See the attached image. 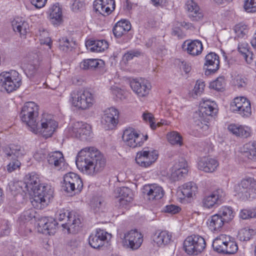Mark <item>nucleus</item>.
<instances>
[{"mask_svg":"<svg viewBox=\"0 0 256 256\" xmlns=\"http://www.w3.org/2000/svg\"><path fill=\"white\" fill-rule=\"evenodd\" d=\"M140 55V52L138 50H130L124 55V58L126 60H129L133 58L134 56H138Z\"/></svg>","mask_w":256,"mask_h":256,"instance_id":"338daca9","label":"nucleus"},{"mask_svg":"<svg viewBox=\"0 0 256 256\" xmlns=\"http://www.w3.org/2000/svg\"><path fill=\"white\" fill-rule=\"evenodd\" d=\"M38 114V106L33 102H26L22 108L20 117L22 122L29 127L31 132L38 122L36 118Z\"/></svg>","mask_w":256,"mask_h":256,"instance_id":"0eeeda50","label":"nucleus"},{"mask_svg":"<svg viewBox=\"0 0 256 256\" xmlns=\"http://www.w3.org/2000/svg\"><path fill=\"white\" fill-rule=\"evenodd\" d=\"M168 142L172 145H182V137L177 132H173L168 134Z\"/></svg>","mask_w":256,"mask_h":256,"instance_id":"49530a36","label":"nucleus"},{"mask_svg":"<svg viewBox=\"0 0 256 256\" xmlns=\"http://www.w3.org/2000/svg\"><path fill=\"white\" fill-rule=\"evenodd\" d=\"M76 162L78 168L84 174L94 176L104 169L106 160L96 148L86 147L78 153Z\"/></svg>","mask_w":256,"mask_h":256,"instance_id":"f257e3e1","label":"nucleus"},{"mask_svg":"<svg viewBox=\"0 0 256 256\" xmlns=\"http://www.w3.org/2000/svg\"><path fill=\"white\" fill-rule=\"evenodd\" d=\"M246 150L244 152L245 156L252 160H256V141L247 144L245 146Z\"/></svg>","mask_w":256,"mask_h":256,"instance_id":"79ce46f5","label":"nucleus"},{"mask_svg":"<svg viewBox=\"0 0 256 256\" xmlns=\"http://www.w3.org/2000/svg\"><path fill=\"white\" fill-rule=\"evenodd\" d=\"M224 224L220 216L217 214L210 216L207 220L209 229L214 232L220 231Z\"/></svg>","mask_w":256,"mask_h":256,"instance_id":"c756f323","label":"nucleus"},{"mask_svg":"<svg viewBox=\"0 0 256 256\" xmlns=\"http://www.w3.org/2000/svg\"><path fill=\"white\" fill-rule=\"evenodd\" d=\"M130 86L138 96L144 97L148 94L151 88L150 82L144 80L134 79L130 82Z\"/></svg>","mask_w":256,"mask_h":256,"instance_id":"dca6fc26","label":"nucleus"},{"mask_svg":"<svg viewBox=\"0 0 256 256\" xmlns=\"http://www.w3.org/2000/svg\"><path fill=\"white\" fill-rule=\"evenodd\" d=\"M158 156L156 150L148 148H144L137 152L136 161L139 166L146 168L156 162Z\"/></svg>","mask_w":256,"mask_h":256,"instance_id":"f8f14e48","label":"nucleus"},{"mask_svg":"<svg viewBox=\"0 0 256 256\" xmlns=\"http://www.w3.org/2000/svg\"><path fill=\"white\" fill-rule=\"evenodd\" d=\"M244 8L248 12H256V0H246Z\"/></svg>","mask_w":256,"mask_h":256,"instance_id":"5fc2aeb1","label":"nucleus"},{"mask_svg":"<svg viewBox=\"0 0 256 256\" xmlns=\"http://www.w3.org/2000/svg\"><path fill=\"white\" fill-rule=\"evenodd\" d=\"M181 192L185 198H193L198 191V186L194 182H188L182 186Z\"/></svg>","mask_w":256,"mask_h":256,"instance_id":"e433bc0d","label":"nucleus"},{"mask_svg":"<svg viewBox=\"0 0 256 256\" xmlns=\"http://www.w3.org/2000/svg\"><path fill=\"white\" fill-rule=\"evenodd\" d=\"M188 172V169L177 170L174 168H172L170 177L174 181L178 180L186 174Z\"/></svg>","mask_w":256,"mask_h":256,"instance_id":"8fccbe9b","label":"nucleus"},{"mask_svg":"<svg viewBox=\"0 0 256 256\" xmlns=\"http://www.w3.org/2000/svg\"><path fill=\"white\" fill-rule=\"evenodd\" d=\"M72 42L70 40L66 38H62L60 39V48L63 51H67L71 48Z\"/></svg>","mask_w":256,"mask_h":256,"instance_id":"4d7b16f0","label":"nucleus"},{"mask_svg":"<svg viewBox=\"0 0 256 256\" xmlns=\"http://www.w3.org/2000/svg\"><path fill=\"white\" fill-rule=\"evenodd\" d=\"M68 213H71L64 209H61L58 211L56 215V220L61 222L65 218L67 219Z\"/></svg>","mask_w":256,"mask_h":256,"instance_id":"0e129e2a","label":"nucleus"},{"mask_svg":"<svg viewBox=\"0 0 256 256\" xmlns=\"http://www.w3.org/2000/svg\"><path fill=\"white\" fill-rule=\"evenodd\" d=\"M172 168L175 169L183 170L188 169V164L185 158H180L177 162H176Z\"/></svg>","mask_w":256,"mask_h":256,"instance_id":"13d9d810","label":"nucleus"},{"mask_svg":"<svg viewBox=\"0 0 256 256\" xmlns=\"http://www.w3.org/2000/svg\"><path fill=\"white\" fill-rule=\"evenodd\" d=\"M116 196L118 198V202L121 206L126 205L133 199L132 192L128 187L118 188L115 190Z\"/></svg>","mask_w":256,"mask_h":256,"instance_id":"393cba45","label":"nucleus"},{"mask_svg":"<svg viewBox=\"0 0 256 256\" xmlns=\"http://www.w3.org/2000/svg\"><path fill=\"white\" fill-rule=\"evenodd\" d=\"M180 210V208L174 204L168 205L165 206L164 212L170 214H176Z\"/></svg>","mask_w":256,"mask_h":256,"instance_id":"e2e57ef3","label":"nucleus"},{"mask_svg":"<svg viewBox=\"0 0 256 256\" xmlns=\"http://www.w3.org/2000/svg\"><path fill=\"white\" fill-rule=\"evenodd\" d=\"M188 16L192 21H199L203 18L202 10L198 4L193 0H188L185 4Z\"/></svg>","mask_w":256,"mask_h":256,"instance_id":"6ab92c4d","label":"nucleus"},{"mask_svg":"<svg viewBox=\"0 0 256 256\" xmlns=\"http://www.w3.org/2000/svg\"><path fill=\"white\" fill-rule=\"evenodd\" d=\"M172 236L167 231L156 232L152 236V242L158 246L168 244Z\"/></svg>","mask_w":256,"mask_h":256,"instance_id":"cd10ccee","label":"nucleus"},{"mask_svg":"<svg viewBox=\"0 0 256 256\" xmlns=\"http://www.w3.org/2000/svg\"><path fill=\"white\" fill-rule=\"evenodd\" d=\"M76 188L77 186H76L75 184L66 181H64V183L62 185V189L67 193L72 194L73 192H77Z\"/></svg>","mask_w":256,"mask_h":256,"instance_id":"6e6d98bb","label":"nucleus"},{"mask_svg":"<svg viewBox=\"0 0 256 256\" xmlns=\"http://www.w3.org/2000/svg\"><path fill=\"white\" fill-rule=\"evenodd\" d=\"M122 140L126 145L135 148L142 146L144 141L146 140L148 135H140L138 133L134 128H129L126 129L122 136Z\"/></svg>","mask_w":256,"mask_h":256,"instance_id":"9d476101","label":"nucleus"},{"mask_svg":"<svg viewBox=\"0 0 256 256\" xmlns=\"http://www.w3.org/2000/svg\"><path fill=\"white\" fill-rule=\"evenodd\" d=\"M122 238L124 246L132 250L138 249L143 242L142 234L136 230H131L126 232Z\"/></svg>","mask_w":256,"mask_h":256,"instance_id":"4468645a","label":"nucleus"},{"mask_svg":"<svg viewBox=\"0 0 256 256\" xmlns=\"http://www.w3.org/2000/svg\"><path fill=\"white\" fill-rule=\"evenodd\" d=\"M50 17L54 24H58L62 20V12L60 8L56 5H54L51 9Z\"/></svg>","mask_w":256,"mask_h":256,"instance_id":"ea45409f","label":"nucleus"},{"mask_svg":"<svg viewBox=\"0 0 256 256\" xmlns=\"http://www.w3.org/2000/svg\"><path fill=\"white\" fill-rule=\"evenodd\" d=\"M234 30L236 36L238 38L243 37L246 34V30L243 26H241L239 25H236L234 26Z\"/></svg>","mask_w":256,"mask_h":256,"instance_id":"774afa93","label":"nucleus"},{"mask_svg":"<svg viewBox=\"0 0 256 256\" xmlns=\"http://www.w3.org/2000/svg\"><path fill=\"white\" fill-rule=\"evenodd\" d=\"M70 100L74 106L82 110L90 108L94 102L92 94L83 89L72 91L70 94Z\"/></svg>","mask_w":256,"mask_h":256,"instance_id":"7ed1b4c3","label":"nucleus"},{"mask_svg":"<svg viewBox=\"0 0 256 256\" xmlns=\"http://www.w3.org/2000/svg\"><path fill=\"white\" fill-rule=\"evenodd\" d=\"M227 244L224 250L223 251L222 254H235L238 250V246L237 244L234 240L230 239V236H228Z\"/></svg>","mask_w":256,"mask_h":256,"instance_id":"a18cd8bd","label":"nucleus"},{"mask_svg":"<svg viewBox=\"0 0 256 256\" xmlns=\"http://www.w3.org/2000/svg\"><path fill=\"white\" fill-rule=\"evenodd\" d=\"M220 215L225 223H228L231 221L234 216V212L231 207L223 206L217 213Z\"/></svg>","mask_w":256,"mask_h":256,"instance_id":"58836bf2","label":"nucleus"},{"mask_svg":"<svg viewBox=\"0 0 256 256\" xmlns=\"http://www.w3.org/2000/svg\"><path fill=\"white\" fill-rule=\"evenodd\" d=\"M48 163L54 166L55 168L60 170L62 166L64 164V159L62 152L59 151L51 152L47 156Z\"/></svg>","mask_w":256,"mask_h":256,"instance_id":"bb28decb","label":"nucleus"},{"mask_svg":"<svg viewBox=\"0 0 256 256\" xmlns=\"http://www.w3.org/2000/svg\"><path fill=\"white\" fill-rule=\"evenodd\" d=\"M143 119L146 122H149L150 126L152 130H154L156 126L155 122H154V117L153 115L149 112H144L142 114Z\"/></svg>","mask_w":256,"mask_h":256,"instance_id":"052dcab7","label":"nucleus"},{"mask_svg":"<svg viewBox=\"0 0 256 256\" xmlns=\"http://www.w3.org/2000/svg\"><path fill=\"white\" fill-rule=\"evenodd\" d=\"M182 48L192 56L200 55L203 50L201 41L198 40H186L182 44Z\"/></svg>","mask_w":256,"mask_h":256,"instance_id":"5701e85b","label":"nucleus"},{"mask_svg":"<svg viewBox=\"0 0 256 256\" xmlns=\"http://www.w3.org/2000/svg\"><path fill=\"white\" fill-rule=\"evenodd\" d=\"M185 252L190 255H198L206 246L204 239L199 235L192 234L188 236L184 242Z\"/></svg>","mask_w":256,"mask_h":256,"instance_id":"6e6552de","label":"nucleus"},{"mask_svg":"<svg viewBox=\"0 0 256 256\" xmlns=\"http://www.w3.org/2000/svg\"><path fill=\"white\" fill-rule=\"evenodd\" d=\"M225 192L222 189H218L210 195L206 196L202 203L204 207L211 208L215 205L220 204L225 197Z\"/></svg>","mask_w":256,"mask_h":256,"instance_id":"f3484780","label":"nucleus"},{"mask_svg":"<svg viewBox=\"0 0 256 256\" xmlns=\"http://www.w3.org/2000/svg\"><path fill=\"white\" fill-rule=\"evenodd\" d=\"M249 45L246 42H242L238 44V50L243 56L248 63L252 62V54L249 50Z\"/></svg>","mask_w":256,"mask_h":256,"instance_id":"a19ab883","label":"nucleus"},{"mask_svg":"<svg viewBox=\"0 0 256 256\" xmlns=\"http://www.w3.org/2000/svg\"><path fill=\"white\" fill-rule=\"evenodd\" d=\"M37 36H40V41L41 44H45L50 46L52 42L48 31L42 28H40L36 33Z\"/></svg>","mask_w":256,"mask_h":256,"instance_id":"37998d69","label":"nucleus"},{"mask_svg":"<svg viewBox=\"0 0 256 256\" xmlns=\"http://www.w3.org/2000/svg\"><path fill=\"white\" fill-rule=\"evenodd\" d=\"M208 102H204L201 104L198 112H196L194 115V119L196 124L200 128L204 126L208 128L206 124L209 120L208 117L212 116L214 108L213 106L208 104Z\"/></svg>","mask_w":256,"mask_h":256,"instance_id":"9b49d317","label":"nucleus"},{"mask_svg":"<svg viewBox=\"0 0 256 256\" xmlns=\"http://www.w3.org/2000/svg\"><path fill=\"white\" fill-rule=\"evenodd\" d=\"M228 236H229L225 234H220L216 237L213 240L212 244L214 250L218 253L222 254L223 251L224 250V248H226V246L228 242Z\"/></svg>","mask_w":256,"mask_h":256,"instance_id":"72a5a7b5","label":"nucleus"},{"mask_svg":"<svg viewBox=\"0 0 256 256\" xmlns=\"http://www.w3.org/2000/svg\"><path fill=\"white\" fill-rule=\"evenodd\" d=\"M131 29L130 22L126 20L118 22L113 28L114 34L116 38H120Z\"/></svg>","mask_w":256,"mask_h":256,"instance_id":"2f4dec72","label":"nucleus"},{"mask_svg":"<svg viewBox=\"0 0 256 256\" xmlns=\"http://www.w3.org/2000/svg\"><path fill=\"white\" fill-rule=\"evenodd\" d=\"M236 194L242 200L256 198V180L252 178L242 179L234 186Z\"/></svg>","mask_w":256,"mask_h":256,"instance_id":"20e7f679","label":"nucleus"},{"mask_svg":"<svg viewBox=\"0 0 256 256\" xmlns=\"http://www.w3.org/2000/svg\"><path fill=\"white\" fill-rule=\"evenodd\" d=\"M12 24L15 32H18L21 37L26 36L29 30V25L27 22L21 18H17L12 22Z\"/></svg>","mask_w":256,"mask_h":256,"instance_id":"7c9ffc66","label":"nucleus"},{"mask_svg":"<svg viewBox=\"0 0 256 256\" xmlns=\"http://www.w3.org/2000/svg\"><path fill=\"white\" fill-rule=\"evenodd\" d=\"M118 112L114 108H110L104 111L102 122L108 128H112L118 122Z\"/></svg>","mask_w":256,"mask_h":256,"instance_id":"4be33fe9","label":"nucleus"},{"mask_svg":"<svg viewBox=\"0 0 256 256\" xmlns=\"http://www.w3.org/2000/svg\"><path fill=\"white\" fill-rule=\"evenodd\" d=\"M237 112L243 117H248L250 116L252 110L250 101L248 100L246 102L244 101V104L240 108V109L238 110Z\"/></svg>","mask_w":256,"mask_h":256,"instance_id":"3c124183","label":"nucleus"},{"mask_svg":"<svg viewBox=\"0 0 256 256\" xmlns=\"http://www.w3.org/2000/svg\"><path fill=\"white\" fill-rule=\"evenodd\" d=\"M57 224L58 223L56 220L47 218H42L38 224L39 227L42 228V232H46L50 235L55 232Z\"/></svg>","mask_w":256,"mask_h":256,"instance_id":"a878e982","label":"nucleus"},{"mask_svg":"<svg viewBox=\"0 0 256 256\" xmlns=\"http://www.w3.org/2000/svg\"><path fill=\"white\" fill-rule=\"evenodd\" d=\"M106 235H110L107 232L102 230H97L92 234L88 238V243L90 246L95 249L102 247L106 240Z\"/></svg>","mask_w":256,"mask_h":256,"instance_id":"aec40b11","label":"nucleus"},{"mask_svg":"<svg viewBox=\"0 0 256 256\" xmlns=\"http://www.w3.org/2000/svg\"><path fill=\"white\" fill-rule=\"evenodd\" d=\"M68 134L71 137L85 140L91 134V127L83 122H76L68 128Z\"/></svg>","mask_w":256,"mask_h":256,"instance_id":"ddd939ff","label":"nucleus"},{"mask_svg":"<svg viewBox=\"0 0 256 256\" xmlns=\"http://www.w3.org/2000/svg\"><path fill=\"white\" fill-rule=\"evenodd\" d=\"M64 181L68 182L75 184L76 188V192L81 191L83 188V183L80 177L75 173L69 172L64 176Z\"/></svg>","mask_w":256,"mask_h":256,"instance_id":"4c0bfd02","label":"nucleus"},{"mask_svg":"<svg viewBox=\"0 0 256 256\" xmlns=\"http://www.w3.org/2000/svg\"><path fill=\"white\" fill-rule=\"evenodd\" d=\"M37 68L38 65L36 64H28L25 66V71L30 75H32L34 74Z\"/></svg>","mask_w":256,"mask_h":256,"instance_id":"69168bd1","label":"nucleus"},{"mask_svg":"<svg viewBox=\"0 0 256 256\" xmlns=\"http://www.w3.org/2000/svg\"><path fill=\"white\" fill-rule=\"evenodd\" d=\"M54 189L51 186L42 184L34 192L31 202L34 207L37 209H42L46 206L53 198Z\"/></svg>","mask_w":256,"mask_h":256,"instance_id":"39448f33","label":"nucleus"},{"mask_svg":"<svg viewBox=\"0 0 256 256\" xmlns=\"http://www.w3.org/2000/svg\"><path fill=\"white\" fill-rule=\"evenodd\" d=\"M105 203L103 200L98 198H93L90 202V207L94 213L104 212Z\"/></svg>","mask_w":256,"mask_h":256,"instance_id":"c03bdc74","label":"nucleus"},{"mask_svg":"<svg viewBox=\"0 0 256 256\" xmlns=\"http://www.w3.org/2000/svg\"><path fill=\"white\" fill-rule=\"evenodd\" d=\"M22 84V79L18 72L11 70L0 74V86L2 89L10 93L18 88Z\"/></svg>","mask_w":256,"mask_h":256,"instance_id":"423d86ee","label":"nucleus"},{"mask_svg":"<svg viewBox=\"0 0 256 256\" xmlns=\"http://www.w3.org/2000/svg\"><path fill=\"white\" fill-rule=\"evenodd\" d=\"M205 86L204 82L202 80H198L194 88L196 95H200L204 91Z\"/></svg>","mask_w":256,"mask_h":256,"instance_id":"bf43d9fd","label":"nucleus"},{"mask_svg":"<svg viewBox=\"0 0 256 256\" xmlns=\"http://www.w3.org/2000/svg\"><path fill=\"white\" fill-rule=\"evenodd\" d=\"M108 44L104 40H96L95 46L90 48L92 52H102L108 48Z\"/></svg>","mask_w":256,"mask_h":256,"instance_id":"09e8293b","label":"nucleus"},{"mask_svg":"<svg viewBox=\"0 0 256 256\" xmlns=\"http://www.w3.org/2000/svg\"><path fill=\"white\" fill-rule=\"evenodd\" d=\"M225 86L224 78L223 76L217 78L215 80L210 84V88L218 91H220L224 88Z\"/></svg>","mask_w":256,"mask_h":256,"instance_id":"de8ad7c7","label":"nucleus"},{"mask_svg":"<svg viewBox=\"0 0 256 256\" xmlns=\"http://www.w3.org/2000/svg\"><path fill=\"white\" fill-rule=\"evenodd\" d=\"M47 154V152L42 149H40L36 152L34 154V158L38 161L43 160Z\"/></svg>","mask_w":256,"mask_h":256,"instance_id":"680f3d73","label":"nucleus"},{"mask_svg":"<svg viewBox=\"0 0 256 256\" xmlns=\"http://www.w3.org/2000/svg\"><path fill=\"white\" fill-rule=\"evenodd\" d=\"M58 126V122L52 115L44 113L36 126L33 127L32 132L36 134H40L44 137L48 138L52 136Z\"/></svg>","mask_w":256,"mask_h":256,"instance_id":"f03ea898","label":"nucleus"},{"mask_svg":"<svg viewBox=\"0 0 256 256\" xmlns=\"http://www.w3.org/2000/svg\"><path fill=\"white\" fill-rule=\"evenodd\" d=\"M218 166V162L211 158L203 157L200 158L198 162V168L206 172H213Z\"/></svg>","mask_w":256,"mask_h":256,"instance_id":"b1692460","label":"nucleus"},{"mask_svg":"<svg viewBox=\"0 0 256 256\" xmlns=\"http://www.w3.org/2000/svg\"><path fill=\"white\" fill-rule=\"evenodd\" d=\"M81 224V216L74 212L68 213L66 222L62 224V226L67 229L68 233L76 234L80 229Z\"/></svg>","mask_w":256,"mask_h":256,"instance_id":"2eb2a0df","label":"nucleus"},{"mask_svg":"<svg viewBox=\"0 0 256 256\" xmlns=\"http://www.w3.org/2000/svg\"><path fill=\"white\" fill-rule=\"evenodd\" d=\"M228 128L230 132L237 136L247 138L250 136L251 130L248 126L231 124Z\"/></svg>","mask_w":256,"mask_h":256,"instance_id":"c85d7f7f","label":"nucleus"},{"mask_svg":"<svg viewBox=\"0 0 256 256\" xmlns=\"http://www.w3.org/2000/svg\"><path fill=\"white\" fill-rule=\"evenodd\" d=\"M254 232L253 230L244 228L239 232L238 235L240 240L246 241L250 240L252 236L254 234Z\"/></svg>","mask_w":256,"mask_h":256,"instance_id":"864d4df0","label":"nucleus"},{"mask_svg":"<svg viewBox=\"0 0 256 256\" xmlns=\"http://www.w3.org/2000/svg\"><path fill=\"white\" fill-rule=\"evenodd\" d=\"M143 192L145 197L149 200H160L164 194L162 188L156 184L144 186Z\"/></svg>","mask_w":256,"mask_h":256,"instance_id":"412c9836","label":"nucleus"},{"mask_svg":"<svg viewBox=\"0 0 256 256\" xmlns=\"http://www.w3.org/2000/svg\"><path fill=\"white\" fill-rule=\"evenodd\" d=\"M114 0H96L94 8L96 12L104 16H108L115 9Z\"/></svg>","mask_w":256,"mask_h":256,"instance_id":"a211bd4d","label":"nucleus"},{"mask_svg":"<svg viewBox=\"0 0 256 256\" xmlns=\"http://www.w3.org/2000/svg\"><path fill=\"white\" fill-rule=\"evenodd\" d=\"M104 62L102 60L88 59L84 60L80 63V68L82 70H92L97 68L102 67Z\"/></svg>","mask_w":256,"mask_h":256,"instance_id":"c9c22d12","label":"nucleus"},{"mask_svg":"<svg viewBox=\"0 0 256 256\" xmlns=\"http://www.w3.org/2000/svg\"><path fill=\"white\" fill-rule=\"evenodd\" d=\"M205 66H208V70L212 72H215L219 68L220 61L218 56L214 52H210L205 58Z\"/></svg>","mask_w":256,"mask_h":256,"instance_id":"473e14b6","label":"nucleus"},{"mask_svg":"<svg viewBox=\"0 0 256 256\" xmlns=\"http://www.w3.org/2000/svg\"><path fill=\"white\" fill-rule=\"evenodd\" d=\"M42 184L40 183L38 175L34 173L27 174L24 182L18 181L14 183V186L19 188V190H22L25 193L32 192L34 195Z\"/></svg>","mask_w":256,"mask_h":256,"instance_id":"1a4fd4ad","label":"nucleus"},{"mask_svg":"<svg viewBox=\"0 0 256 256\" xmlns=\"http://www.w3.org/2000/svg\"><path fill=\"white\" fill-rule=\"evenodd\" d=\"M4 151L8 157L14 156L18 158L25 154L24 148L19 145L11 144L9 147L5 148Z\"/></svg>","mask_w":256,"mask_h":256,"instance_id":"f704fd0d","label":"nucleus"},{"mask_svg":"<svg viewBox=\"0 0 256 256\" xmlns=\"http://www.w3.org/2000/svg\"><path fill=\"white\" fill-rule=\"evenodd\" d=\"M247 99L244 97L236 98L230 104V108L232 111L237 112L238 110L244 104V101L246 102Z\"/></svg>","mask_w":256,"mask_h":256,"instance_id":"603ef678","label":"nucleus"}]
</instances>
